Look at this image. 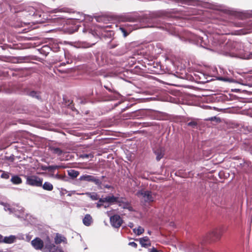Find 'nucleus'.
Wrapping results in <instances>:
<instances>
[{
  "instance_id": "1",
  "label": "nucleus",
  "mask_w": 252,
  "mask_h": 252,
  "mask_svg": "<svg viewBox=\"0 0 252 252\" xmlns=\"http://www.w3.org/2000/svg\"><path fill=\"white\" fill-rule=\"evenodd\" d=\"M136 195L145 203H150L155 201L156 193L149 190L141 189L136 193Z\"/></svg>"
},
{
  "instance_id": "2",
  "label": "nucleus",
  "mask_w": 252,
  "mask_h": 252,
  "mask_svg": "<svg viewBox=\"0 0 252 252\" xmlns=\"http://www.w3.org/2000/svg\"><path fill=\"white\" fill-rule=\"evenodd\" d=\"M44 248L49 251V252H63L62 248L56 246L55 243L52 242V240L49 236H47L44 240Z\"/></svg>"
},
{
  "instance_id": "3",
  "label": "nucleus",
  "mask_w": 252,
  "mask_h": 252,
  "mask_svg": "<svg viewBox=\"0 0 252 252\" xmlns=\"http://www.w3.org/2000/svg\"><path fill=\"white\" fill-rule=\"evenodd\" d=\"M221 235L222 231L220 228H215L206 234L205 241L208 242L217 241L220 238Z\"/></svg>"
},
{
  "instance_id": "4",
  "label": "nucleus",
  "mask_w": 252,
  "mask_h": 252,
  "mask_svg": "<svg viewBox=\"0 0 252 252\" xmlns=\"http://www.w3.org/2000/svg\"><path fill=\"white\" fill-rule=\"evenodd\" d=\"M186 251L189 252H202L209 251L208 247L203 243L200 244H189L187 245Z\"/></svg>"
},
{
  "instance_id": "5",
  "label": "nucleus",
  "mask_w": 252,
  "mask_h": 252,
  "mask_svg": "<svg viewBox=\"0 0 252 252\" xmlns=\"http://www.w3.org/2000/svg\"><path fill=\"white\" fill-rule=\"evenodd\" d=\"M43 179L38 176L32 175L27 176L26 178L27 184L34 187H42Z\"/></svg>"
},
{
  "instance_id": "6",
  "label": "nucleus",
  "mask_w": 252,
  "mask_h": 252,
  "mask_svg": "<svg viewBox=\"0 0 252 252\" xmlns=\"http://www.w3.org/2000/svg\"><path fill=\"white\" fill-rule=\"evenodd\" d=\"M79 180L91 182L94 183L96 185L100 187L102 181L96 177L90 175H84L80 177Z\"/></svg>"
},
{
  "instance_id": "7",
  "label": "nucleus",
  "mask_w": 252,
  "mask_h": 252,
  "mask_svg": "<svg viewBox=\"0 0 252 252\" xmlns=\"http://www.w3.org/2000/svg\"><path fill=\"white\" fill-rule=\"evenodd\" d=\"M111 224L115 228H119L122 224L123 220L118 215H114L110 218Z\"/></svg>"
},
{
  "instance_id": "8",
  "label": "nucleus",
  "mask_w": 252,
  "mask_h": 252,
  "mask_svg": "<svg viewBox=\"0 0 252 252\" xmlns=\"http://www.w3.org/2000/svg\"><path fill=\"white\" fill-rule=\"evenodd\" d=\"M32 245L36 250H42L44 248V241L39 237H36L32 241Z\"/></svg>"
},
{
  "instance_id": "9",
  "label": "nucleus",
  "mask_w": 252,
  "mask_h": 252,
  "mask_svg": "<svg viewBox=\"0 0 252 252\" xmlns=\"http://www.w3.org/2000/svg\"><path fill=\"white\" fill-rule=\"evenodd\" d=\"M54 243L56 246H59L61 243L67 244V239L63 235L58 233L56 234L54 238Z\"/></svg>"
},
{
  "instance_id": "10",
  "label": "nucleus",
  "mask_w": 252,
  "mask_h": 252,
  "mask_svg": "<svg viewBox=\"0 0 252 252\" xmlns=\"http://www.w3.org/2000/svg\"><path fill=\"white\" fill-rule=\"evenodd\" d=\"M104 202H107L110 203H120L119 198L118 197H115L113 195L107 196L105 197H103Z\"/></svg>"
},
{
  "instance_id": "11",
  "label": "nucleus",
  "mask_w": 252,
  "mask_h": 252,
  "mask_svg": "<svg viewBox=\"0 0 252 252\" xmlns=\"http://www.w3.org/2000/svg\"><path fill=\"white\" fill-rule=\"evenodd\" d=\"M154 153L156 155V159L159 161L164 155V150L162 147H158L155 150Z\"/></svg>"
},
{
  "instance_id": "12",
  "label": "nucleus",
  "mask_w": 252,
  "mask_h": 252,
  "mask_svg": "<svg viewBox=\"0 0 252 252\" xmlns=\"http://www.w3.org/2000/svg\"><path fill=\"white\" fill-rule=\"evenodd\" d=\"M93 222V218L90 214H86L83 219V224L87 226H90Z\"/></svg>"
},
{
  "instance_id": "13",
  "label": "nucleus",
  "mask_w": 252,
  "mask_h": 252,
  "mask_svg": "<svg viewBox=\"0 0 252 252\" xmlns=\"http://www.w3.org/2000/svg\"><path fill=\"white\" fill-rule=\"evenodd\" d=\"M96 61L100 65H103L106 62L105 56L103 54H97L96 56Z\"/></svg>"
},
{
  "instance_id": "14",
  "label": "nucleus",
  "mask_w": 252,
  "mask_h": 252,
  "mask_svg": "<svg viewBox=\"0 0 252 252\" xmlns=\"http://www.w3.org/2000/svg\"><path fill=\"white\" fill-rule=\"evenodd\" d=\"M49 149L53 154L57 155L58 156L62 155V154L63 153V150L55 146H51L49 147Z\"/></svg>"
},
{
  "instance_id": "15",
  "label": "nucleus",
  "mask_w": 252,
  "mask_h": 252,
  "mask_svg": "<svg viewBox=\"0 0 252 252\" xmlns=\"http://www.w3.org/2000/svg\"><path fill=\"white\" fill-rule=\"evenodd\" d=\"M139 242L141 246L143 247L147 248L151 245L150 240L148 237H144L140 238Z\"/></svg>"
},
{
  "instance_id": "16",
  "label": "nucleus",
  "mask_w": 252,
  "mask_h": 252,
  "mask_svg": "<svg viewBox=\"0 0 252 252\" xmlns=\"http://www.w3.org/2000/svg\"><path fill=\"white\" fill-rule=\"evenodd\" d=\"M10 181L14 185H19L22 183V179L18 175L12 176Z\"/></svg>"
},
{
  "instance_id": "17",
  "label": "nucleus",
  "mask_w": 252,
  "mask_h": 252,
  "mask_svg": "<svg viewBox=\"0 0 252 252\" xmlns=\"http://www.w3.org/2000/svg\"><path fill=\"white\" fill-rule=\"evenodd\" d=\"M16 239V237L14 235H10L8 237H4L3 243L12 244L13 243Z\"/></svg>"
},
{
  "instance_id": "18",
  "label": "nucleus",
  "mask_w": 252,
  "mask_h": 252,
  "mask_svg": "<svg viewBox=\"0 0 252 252\" xmlns=\"http://www.w3.org/2000/svg\"><path fill=\"white\" fill-rule=\"evenodd\" d=\"M88 197L91 198L93 200H97L99 198V195L96 192H86L85 193Z\"/></svg>"
},
{
  "instance_id": "19",
  "label": "nucleus",
  "mask_w": 252,
  "mask_h": 252,
  "mask_svg": "<svg viewBox=\"0 0 252 252\" xmlns=\"http://www.w3.org/2000/svg\"><path fill=\"white\" fill-rule=\"evenodd\" d=\"M68 175L72 179L76 178L79 175V172L74 169L68 170Z\"/></svg>"
},
{
  "instance_id": "20",
  "label": "nucleus",
  "mask_w": 252,
  "mask_h": 252,
  "mask_svg": "<svg viewBox=\"0 0 252 252\" xmlns=\"http://www.w3.org/2000/svg\"><path fill=\"white\" fill-rule=\"evenodd\" d=\"M42 186L44 190L51 191L53 189V186L52 184L48 182H45Z\"/></svg>"
},
{
  "instance_id": "21",
  "label": "nucleus",
  "mask_w": 252,
  "mask_h": 252,
  "mask_svg": "<svg viewBox=\"0 0 252 252\" xmlns=\"http://www.w3.org/2000/svg\"><path fill=\"white\" fill-rule=\"evenodd\" d=\"M133 232L137 235H140L144 232V229L141 226H138L137 228H134Z\"/></svg>"
},
{
  "instance_id": "22",
  "label": "nucleus",
  "mask_w": 252,
  "mask_h": 252,
  "mask_svg": "<svg viewBox=\"0 0 252 252\" xmlns=\"http://www.w3.org/2000/svg\"><path fill=\"white\" fill-rule=\"evenodd\" d=\"M122 21L124 22H134L135 18L129 15H126L122 18Z\"/></svg>"
},
{
  "instance_id": "23",
  "label": "nucleus",
  "mask_w": 252,
  "mask_h": 252,
  "mask_svg": "<svg viewBox=\"0 0 252 252\" xmlns=\"http://www.w3.org/2000/svg\"><path fill=\"white\" fill-rule=\"evenodd\" d=\"M64 167L61 165H50L48 166L49 171L53 172L54 170L60 168H64Z\"/></svg>"
},
{
  "instance_id": "24",
  "label": "nucleus",
  "mask_w": 252,
  "mask_h": 252,
  "mask_svg": "<svg viewBox=\"0 0 252 252\" xmlns=\"http://www.w3.org/2000/svg\"><path fill=\"white\" fill-rule=\"evenodd\" d=\"M98 200V201L96 204V207L97 208H100V207H101L102 206H104L105 207H106V206L104 205V203L105 202H104L103 197L99 198Z\"/></svg>"
},
{
  "instance_id": "25",
  "label": "nucleus",
  "mask_w": 252,
  "mask_h": 252,
  "mask_svg": "<svg viewBox=\"0 0 252 252\" xmlns=\"http://www.w3.org/2000/svg\"><path fill=\"white\" fill-rule=\"evenodd\" d=\"M29 95L32 97H35L38 99L40 98L38 93L34 91H31L29 93Z\"/></svg>"
},
{
  "instance_id": "26",
  "label": "nucleus",
  "mask_w": 252,
  "mask_h": 252,
  "mask_svg": "<svg viewBox=\"0 0 252 252\" xmlns=\"http://www.w3.org/2000/svg\"><path fill=\"white\" fill-rule=\"evenodd\" d=\"M80 157L82 158H94V155L92 153L89 154H83L80 156Z\"/></svg>"
},
{
  "instance_id": "27",
  "label": "nucleus",
  "mask_w": 252,
  "mask_h": 252,
  "mask_svg": "<svg viewBox=\"0 0 252 252\" xmlns=\"http://www.w3.org/2000/svg\"><path fill=\"white\" fill-rule=\"evenodd\" d=\"M1 178L5 179H8L9 178V173L8 172H6L3 171L2 174L1 175Z\"/></svg>"
},
{
  "instance_id": "28",
  "label": "nucleus",
  "mask_w": 252,
  "mask_h": 252,
  "mask_svg": "<svg viewBox=\"0 0 252 252\" xmlns=\"http://www.w3.org/2000/svg\"><path fill=\"white\" fill-rule=\"evenodd\" d=\"M197 125V123L196 122L194 121H192L187 124V125L189 126H192L193 127H194L196 126Z\"/></svg>"
},
{
  "instance_id": "29",
  "label": "nucleus",
  "mask_w": 252,
  "mask_h": 252,
  "mask_svg": "<svg viewBox=\"0 0 252 252\" xmlns=\"http://www.w3.org/2000/svg\"><path fill=\"white\" fill-rule=\"evenodd\" d=\"M120 31L123 33L124 37H126L128 35V33L127 32L126 30L124 28H120Z\"/></svg>"
},
{
  "instance_id": "30",
  "label": "nucleus",
  "mask_w": 252,
  "mask_h": 252,
  "mask_svg": "<svg viewBox=\"0 0 252 252\" xmlns=\"http://www.w3.org/2000/svg\"><path fill=\"white\" fill-rule=\"evenodd\" d=\"M129 245L134 248H136L137 246V244L134 242H130Z\"/></svg>"
},
{
  "instance_id": "31",
  "label": "nucleus",
  "mask_w": 252,
  "mask_h": 252,
  "mask_svg": "<svg viewBox=\"0 0 252 252\" xmlns=\"http://www.w3.org/2000/svg\"><path fill=\"white\" fill-rule=\"evenodd\" d=\"M175 0L177 2H181L185 3H187L189 1L188 0Z\"/></svg>"
},
{
  "instance_id": "32",
  "label": "nucleus",
  "mask_w": 252,
  "mask_h": 252,
  "mask_svg": "<svg viewBox=\"0 0 252 252\" xmlns=\"http://www.w3.org/2000/svg\"><path fill=\"white\" fill-rule=\"evenodd\" d=\"M41 169L43 170H48L49 171V168H48V166H42L41 167Z\"/></svg>"
},
{
  "instance_id": "33",
  "label": "nucleus",
  "mask_w": 252,
  "mask_h": 252,
  "mask_svg": "<svg viewBox=\"0 0 252 252\" xmlns=\"http://www.w3.org/2000/svg\"><path fill=\"white\" fill-rule=\"evenodd\" d=\"M4 238V237H3L2 235L0 234V243H3Z\"/></svg>"
},
{
  "instance_id": "34",
  "label": "nucleus",
  "mask_w": 252,
  "mask_h": 252,
  "mask_svg": "<svg viewBox=\"0 0 252 252\" xmlns=\"http://www.w3.org/2000/svg\"><path fill=\"white\" fill-rule=\"evenodd\" d=\"M150 252H159V251H158L156 248L153 247Z\"/></svg>"
},
{
  "instance_id": "35",
  "label": "nucleus",
  "mask_w": 252,
  "mask_h": 252,
  "mask_svg": "<svg viewBox=\"0 0 252 252\" xmlns=\"http://www.w3.org/2000/svg\"><path fill=\"white\" fill-rule=\"evenodd\" d=\"M104 87V88H105L106 89H107L109 92H112V90H111L109 87H108V86H105V85Z\"/></svg>"
},
{
  "instance_id": "36",
  "label": "nucleus",
  "mask_w": 252,
  "mask_h": 252,
  "mask_svg": "<svg viewBox=\"0 0 252 252\" xmlns=\"http://www.w3.org/2000/svg\"><path fill=\"white\" fill-rule=\"evenodd\" d=\"M220 80H222V81H227V80H228V79H226V78H223V77H221V78H220Z\"/></svg>"
},
{
  "instance_id": "37",
  "label": "nucleus",
  "mask_w": 252,
  "mask_h": 252,
  "mask_svg": "<svg viewBox=\"0 0 252 252\" xmlns=\"http://www.w3.org/2000/svg\"><path fill=\"white\" fill-rule=\"evenodd\" d=\"M117 46L116 45H114V44H111V48H115Z\"/></svg>"
},
{
  "instance_id": "38",
  "label": "nucleus",
  "mask_w": 252,
  "mask_h": 252,
  "mask_svg": "<svg viewBox=\"0 0 252 252\" xmlns=\"http://www.w3.org/2000/svg\"><path fill=\"white\" fill-rule=\"evenodd\" d=\"M14 70H15L16 71H21V70H22V69H20V68H15V69H14Z\"/></svg>"
},
{
  "instance_id": "39",
  "label": "nucleus",
  "mask_w": 252,
  "mask_h": 252,
  "mask_svg": "<svg viewBox=\"0 0 252 252\" xmlns=\"http://www.w3.org/2000/svg\"><path fill=\"white\" fill-rule=\"evenodd\" d=\"M106 188L109 189V188H110V186H107H107H106Z\"/></svg>"
},
{
  "instance_id": "40",
  "label": "nucleus",
  "mask_w": 252,
  "mask_h": 252,
  "mask_svg": "<svg viewBox=\"0 0 252 252\" xmlns=\"http://www.w3.org/2000/svg\"><path fill=\"white\" fill-rule=\"evenodd\" d=\"M129 226L131 227H132V224H130V225H129Z\"/></svg>"
},
{
  "instance_id": "41",
  "label": "nucleus",
  "mask_w": 252,
  "mask_h": 252,
  "mask_svg": "<svg viewBox=\"0 0 252 252\" xmlns=\"http://www.w3.org/2000/svg\"><path fill=\"white\" fill-rule=\"evenodd\" d=\"M129 226L131 227H132V224H130V225H129Z\"/></svg>"
}]
</instances>
